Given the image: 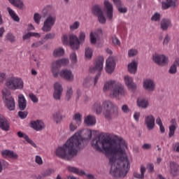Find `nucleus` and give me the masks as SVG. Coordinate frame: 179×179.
Wrapping results in <instances>:
<instances>
[{"instance_id":"nucleus-1","label":"nucleus","mask_w":179,"mask_h":179,"mask_svg":"<svg viewBox=\"0 0 179 179\" xmlns=\"http://www.w3.org/2000/svg\"><path fill=\"white\" fill-rule=\"evenodd\" d=\"M92 147L98 152H103L109 159L110 174L113 177L124 178L131 169L132 159L127 153L128 143L121 136L107 138L100 134L92 141Z\"/></svg>"},{"instance_id":"nucleus-2","label":"nucleus","mask_w":179,"mask_h":179,"mask_svg":"<svg viewBox=\"0 0 179 179\" xmlns=\"http://www.w3.org/2000/svg\"><path fill=\"white\" fill-rule=\"evenodd\" d=\"M92 139V130L80 129L71 136L66 143L55 150V155L63 160H72L78 150L83 148V141Z\"/></svg>"},{"instance_id":"nucleus-3","label":"nucleus","mask_w":179,"mask_h":179,"mask_svg":"<svg viewBox=\"0 0 179 179\" xmlns=\"http://www.w3.org/2000/svg\"><path fill=\"white\" fill-rule=\"evenodd\" d=\"M103 108L105 110L103 115L106 120H113L118 117V106L113 104L110 101H106L103 104L100 101H96L93 104L92 110L94 113L99 115L103 113Z\"/></svg>"},{"instance_id":"nucleus-4","label":"nucleus","mask_w":179,"mask_h":179,"mask_svg":"<svg viewBox=\"0 0 179 179\" xmlns=\"http://www.w3.org/2000/svg\"><path fill=\"white\" fill-rule=\"evenodd\" d=\"M6 86L10 90H22L24 83L20 77L10 76L6 80Z\"/></svg>"},{"instance_id":"nucleus-5","label":"nucleus","mask_w":179,"mask_h":179,"mask_svg":"<svg viewBox=\"0 0 179 179\" xmlns=\"http://www.w3.org/2000/svg\"><path fill=\"white\" fill-rule=\"evenodd\" d=\"M127 94V93L125 86H124L122 83L117 82L115 87H113V89L111 90L110 96L112 97V99L121 100V99H122V97H125Z\"/></svg>"},{"instance_id":"nucleus-6","label":"nucleus","mask_w":179,"mask_h":179,"mask_svg":"<svg viewBox=\"0 0 179 179\" xmlns=\"http://www.w3.org/2000/svg\"><path fill=\"white\" fill-rule=\"evenodd\" d=\"M86 38V34L84 31H80L79 35V38L76 35H70L69 36V45L72 50H79L80 47V43H83ZM79 41L80 42H79Z\"/></svg>"},{"instance_id":"nucleus-7","label":"nucleus","mask_w":179,"mask_h":179,"mask_svg":"<svg viewBox=\"0 0 179 179\" xmlns=\"http://www.w3.org/2000/svg\"><path fill=\"white\" fill-rule=\"evenodd\" d=\"M68 64H69V59L67 58H62L53 62L51 71L54 78H58L59 68H61V66H65L68 65Z\"/></svg>"},{"instance_id":"nucleus-8","label":"nucleus","mask_w":179,"mask_h":179,"mask_svg":"<svg viewBox=\"0 0 179 179\" xmlns=\"http://www.w3.org/2000/svg\"><path fill=\"white\" fill-rule=\"evenodd\" d=\"M103 64H104V58L100 57L96 60L94 66L90 67V71L91 72V73H96V72H98V74L95 76V78L94 80V86L97 85L99 78H100V72L103 71Z\"/></svg>"},{"instance_id":"nucleus-9","label":"nucleus","mask_w":179,"mask_h":179,"mask_svg":"<svg viewBox=\"0 0 179 179\" xmlns=\"http://www.w3.org/2000/svg\"><path fill=\"white\" fill-rule=\"evenodd\" d=\"M2 94H3V100H4L6 106L9 110V111L15 110V99L10 96V92H9L6 89H4L2 90Z\"/></svg>"},{"instance_id":"nucleus-10","label":"nucleus","mask_w":179,"mask_h":179,"mask_svg":"<svg viewBox=\"0 0 179 179\" xmlns=\"http://www.w3.org/2000/svg\"><path fill=\"white\" fill-rule=\"evenodd\" d=\"M152 61L159 66H166L169 65V57L164 55H155Z\"/></svg>"},{"instance_id":"nucleus-11","label":"nucleus","mask_w":179,"mask_h":179,"mask_svg":"<svg viewBox=\"0 0 179 179\" xmlns=\"http://www.w3.org/2000/svg\"><path fill=\"white\" fill-rule=\"evenodd\" d=\"M58 75L64 79V80H66V82H73L75 80V76L72 71L69 69H62L59 71Z\"/></svg>"},{"instance_id":"nucleus-12","label":"nucleus","mask_w":179,"mask_h":179,"mask_svg":"<svg viewBox=\"0 0 179 179\" xmlns=\"http://www.w3.org/2000/svg\"><path fill=\"white\" fill-rule=\"evenodd\" d=\"M143 87L146 92L152 93L156 90V83L151 78L145 79L143 81Z\"/></svg>"},{"instance_id":"nucleus-13","label":"nucleus","mask_w":179,"mask_h":179,"mask_svg":"<svg viewBox=\"0 0 179 179\" xmlns=\"http://www.w3.org/2000/svg\"><path fill=\"white\" fill-rule=\"evenodd\" d=\"M144 124L148 131H153L156 127L155 116L153 115H148L144 118Z\"/></svg>"},{"instance_id":"nucleus-14","label":"nucleus","mask_w":179,"mask_h":179,"mask_svg":"<svg viewBox=\"0 0 179 179\" xmlns=\"http://www.w3.org/2000/svg\"><path fill=\"white\" fill-rule=\"evenodd\" d=\"M57 22L55 14H49L45 19V31H50Z\"/></svg>"},{"instance_id":"nucleus-15","label":"nucleus","mask_w":179,"mask_h":179,"mask_svg":"<svg viewBox=\"0 0 179 179\" xmlns=\"http://www.w3.org/2000/svg\"><path fill=\"white\" fill-rule=\"evenodd\" d=\"M103 5L106 8V16L108 20H111L114 16V8L113 4L108 1V0H105Z\"/></svg>"},{"instance_id":"nucleus-16","label":"nucleus","mask_w":179,"mask_h":179,"mask_svg":"<svg viewBox=\"0 0 179 179\" xmlns=\"http://www.w3.org/2000/svg\"><path fill=\"white\" fill-rule=\"evenodd\" d=\"M115 69V61L113 57H108L106 60L105 70L107 73L110 75Z\"/></svg>"},{"instance_id":"nucleus-17","label":"nucleus","mask_w":179,"mask_h":179,"mask_svg":"<svg viewBox=\"0 0 179 179\" xmlns=\"http://www.w3.org/2000/svg\"><path fill=\"white\" fill-rule=\"evenodd\" d=\"M103 36V30L98 29L95 31H92L90 34L91 44H96L97 39L100 38Z\"/></svg>"},{"instance_id":"nucleus-18","label":"nucleus","mask_w":179,"mask_h":179,"mask_svg":"<svg viewBox=\"0 0 179 179\" xmlns=\"http://www.w3.org/2000/svg\"><path fill=\"white\" fill-rule=\"evenodd\" d=\"M124 83L131 92L136 90V84L134 83V78H132V77H130L129 76H124Z\"/></svg>"},{"instance_id":"nucleus-19","label":"nucleus","mask_w":179,"mask_h":179,"mask_svg":"<svg viewBox=\"0 0 179 179\" xmlns=\"http://www.w3.org/2000/svg\"><path fill=\"white\" fill-rule=\"evenodd\" d=\"M117 83L118 82L115 80L106 81L103 84V92H104V93H106V92H110V90L111 92V91L114 89L115 85H117Z\"/></svg>"},{"instance_id":"nucleus-20","label":"nucleus","mask_w":179,"mask_h":179,"mask_svg":"<svg viewBox=\"0 0 179 179\" xmlns=\"http://www.w3.org/2000/svg\"><path fill=\"white\" fill-rule=\"evenodd\" d=\"M0 128L2 131H6V132H8V131L10 129V124L9 123V121H8V120L2 115H0Z\"/></svg>"},{"instance_id":"nucleus-21","label":"nucleus","mask_w":179,"mask_h":179,"mask_svg":"<svg viewBox=\"0 0 179 179\" xmlns=\"http://www.w3.org/2000/svg\"><path fill=\"white\" fill-rule=\"evenodd\" d=\"M136 106L138 108H143V110H146L150 106L149 100L145 98H138L136 100Z\"/></svg>"},{"instance_id":"nucleus-22","label":"nucleus","mask_w":179,"mask_h":179,"mask_svg":"<svg viewBox=\"0 0 179 179\" xmlns=\"http://www.w3.org/2000/svg\"><path fill=\"white\" fill-rule=\"evenodd\" d=\"M173 24H171V20L169 18H163L160 22V27L163 31H167L169 27H171Z\"/></svg>"},{"instance_id":"nucleus-23","label":"nucleus","mask_w":179,"mask_h":179,"mask_svg":"<svg viewBox=\"0 0 179 179\" xmlns=\"http://www.w3.org/2000/svg\"><path fill=\"white\" fill-rule=\"evenodd\" d=\"M64 113L63 110H59L52 115V120L56 124H59L62 121L63 118H65V116L62 115Z\"/></svg>"},{"instance_id":"nucleus-24","label":"nucleus","mask_w":179,"mask_h":179,"mask_svg":"<svg viewBox=\"0 0 179 179\" xmlns=\"http://www.w3.org/2000/svg\"><path fill=\"white\" fill-rule=\"evenodd\" d=\"M18 107L21 111L26 110V107H27V101H26V98L23 94L18 96Z\"/></svg>"},{"instance_id":"nucleus-25","label":"nucleus","mask_w":179,"mask_h":179,"mask_svg":"<svg viewBox=\"0 0 179 179\" xmlns=\"http://www.w3.org/2000/svg\"><path fill=\"white\" fill-rule=\"evenodd\" d=\"M170 173L172 176H178L179 173V165L176 162H171L169 164Z\"/></svg>"},{"instance_id":"nucleus-26","label":"nucleus","mask_w":179,"mask_h":179,"mask_svg":"<svg viewBox=\"0 0 179 179\" xmlns=\"http://www.w3.org/2000/svg\"><path fill=\"white\" fill-rule=\"evenodd\" d=\"M30 125L35 131H41L44 127V123L41 120L31 121Z\"/></svg>"},{"instance_id":"nucleus-27","label":"nucleus","mask_w":179,"mask_h":179,"mask_svg":"<svg viewBox=\"0 0 179 179\" xmlns=\"http://www.w3.org/2000/svg\"><path fill=\"white\" fill-rule=\"evenodd\" d=\"M84 122L87 127H93V125H96V117L92 115H88L85 118Z\"/></svg>"},{"instance_id":"nucleus-28","label":"nucleus","mask_w":179,"mask_h":179,"mask_svg":"<svg viewBox=\"0 0 179 179\" xmlns=\"http://www.w3.org/2000/svg\"><path fill=\"white\" fill-rule=\"evenodd\" d=\"M128 71L130 73L135 75V73H136V71H138V62L132 60L128 64Z\"/></svg>"},{"instance_id":"nucleus-29","label":"nucleus","mask_w":179,"mask_h":179,"mask_svg":"<svg viewBox=\"0 0 179 179\" xmlns=\"http://www.w3.org/2000/svg\"><path fill=\"white\" fill-rule=\"evenodd\" d=\"M171 125L169 127V138H172L174 136V134L176 133V129H177V120L176 119H171Z\"/></svg>"},{"instance_id":"nucleus-30","label":"nucleus","mask_w":179,"mask_h":179,"mask_svg":"<svg viewBox=\"0 0 179 179\" xmlns=\"http://www.w3.org/2000/svg\"><path fill=\"white\" fill-rule=\"evenodd\" d=\"M55 58H59V57H64L65 55V49L62 47L56 48L52 52Z\"/></svg>"},{"instance_id":"nucleus-31","label":"nucleus","mask_w":179,"mask_h":179,"mask_svg":"<svg viewBox=\"0 0 179 179\" xmlns=\"http://www.w3.org/2000/svg\"><path fill=\"white\" fill-rule=\"evenodd\" d=\"M1 155L4 157H9L10 159H17V154L9 150H4L1 151Z\"/></svg>"},{"instance_id":"nucleus-32","label":"nucleus","mask_w":179,"mask_h":179,"mask_svg":"<svg viewBox=\"0 0 179 179\" xmlns=\"http://www.w3.org/2000/svg\"><path fill=\"white\" fill-rule=\"evenodd\" d=\"M66 169L70 173H73V174H77L78 176H85V171L79 170V169L72 166H68L66 167Z\"/></svg>"},{"instance_id":"nucleus-33","label":"nucleus","mask_w":179,"mask_h":179,"mask_svg":"<svg viewBox=\"0 0 179 179\" xmlns=\"http://www.w3.org/2000/svg\"><path fill=\"white\" fill-rule=\"evenodd\" d=\"M141 173L139 172H134V177L138 179H143L145 177V173H146V167L141 166L140 169Z\"/></svg>"},{"instance_id":"nucleus-34","label":"nucleus","mask_w":179,"mask_h":179,"mask_svg":"<svg viewBox=\"0 0 179 179\" xmlns=\"http://www.w3.org/2000/svg\"><path fill=\"white\" fill-rule=\"evenodd\" d=\"M17 136H19V138H23L24 139H25V141H27L28 143H30L31 146H33L34 148H36V143H34V141L30 139L27 135L23 134L22 131L17 132Z\"/></svg>"},{"instance_id":"nucleus-35","label":"nucleus","mask_w":179,"mask_h":179,"mask_svg":"<svg viewBox=\"0 0 179 179\" xmlns=\"http://www.w3.org/2000/svg\"><path fill=\"white\" fill-rule=\"evenodd\" d=\"M176 2H177V0H166V2H162V9H169V8H171V6H176Z\"/></svg>"},{"instance_id":"nucleus-36","label":"nucleus","mask_w":179,"mask_h":179,"mask_svg":"<svg viewBox=\"0 0 179 179\" xmlns=\"http://www.w3.org/2000/svg\"><path fill=\"white\" fill-rule=\"evenodd\" d=\"M7 11L8 12V14L10 16L11 19L14 20L15 22H17V23H19V22H20V18L17 15H16V13L12 8L8 7Z\"/></svg>"},{"instance_id":"nucleus-37","label":"nucleus","mask_w":179,"mask_h":179,"mask_svg":"<svg viewBox=\"0 0 179 179\" xmlns=\"http://www.w3.org/2000/svg\"><path fill=\"white\" fill-rule=\"evenodd\" d=\"M31 37L40 38L41 37V36L37 32H28L27 34L23 35L22 40L24 41L25 40H29V38H30Z\"/></svg>"},{"instance_id":"nucleus-38","label":"nucleus","mask_w":179,"mask_h":179,"mask_svg":"<svg viewBox=\"0 0 179 179\" xmlns=\"http://www.w3.org/2000/svg\"><path fill=\"white\" fill-rule=\"evenodd\" d=\"M11 5L15 6V8H18L19 9H23V1L22 0H8Z\"/></svg>"},{"instance_id":"nucleus-39","label":"nucleus","mask_w":179,"mask_h":179,"mask_svg":"<svg viewBox=\"0 0 179 179\" xmlns=\"http://www.w3.org/2000/svg\"><path fill=\"white\" fill-rule=\"evenodd\" d=\"M85 57L86 59H90L93 57V49L92 48L87 46L85 49Z\"/></svg>"},{"instance_id":"nucleus-40","label":"nucleus","mask_w":179,"mask_h":179,"mask_svg":"<svg viewBox=\"0 0 179 179\" xmlns=\"http://www.w3.org/2000/svg\"><path fill=\"white\" fill-rule=\"evenodd\" d=\"M73 122L77 124L78 125H80L82 124V114L77 113L73 116Z\"/></svg>"},{"instance_id":"nucleus-41","label":"nucleus","mask_w":179,"mask_h":179,"mask_svg":"<svg viewBox=\"0 0 179 179\" xmlns=\"http://www.w3.org/2000/svg\"><path fill=\"white\" fill-rule=\"evenodd\" d=\"M54 92H58L60 93L64 92V87H62V84L61 83H55L54 84Z\"/></svg>"},{"instance_id":"nucleus-42","label":"nucleus","mask_w":179,"mask_h":179,"mask_svg":"<svg viewBox=\"0 0 179 179\" xmlns=\"http://www.w3.org/2000/svg\"><path fill=\"white\" fill-rule=\"evenodd\" d=\"M138 49L131 48L127 52V55L129 58H134L138 55Z\"/></svg>"},{"instance_id":"nucleus-43","label":"nucleus","mask_w":179,"mask_h":179,"mask_svg":"<svg viewBox=\"0 0 179 179\" xmlns=\"http://www.w3.org/2000/svg\"><path fill=\"white\" fill-rule=\"evenodd\" d=\"M70 61L73 65H75L76 64H78V55H76V52H73L69 55Z\"/></svg>"},{"instance_id":"nucleus-44","label":"nucleus","mask_w":179,"mask_h":179,"mask_svg":"<svg viewBox=\"0 0 179 179\" xmlns=\"http://www.w3.org/2000/svg\"><path fill=\"white\" fill-rule=\"evenodd\" d=\"M72 96H73V90H72V87H69L66 92V99L69 101L72 98Z\"/></svg>"},{"instance_id":"nucleus-45","label":"nucleus","mask_w":179,"mask_h":179,"mask_svg":"<svg viewBox=\"0 0 179 179\" xmlns=\"http://www.w3.org/2000/svg\"><path fill=\"white\" fill-rule=\"evenodd\" d=\"M92 13H94V15H96V16H99V15H101V13H103V11H101V8H100V6H94L92 8Z\"/></svg>"},{"instance_id":"nucleus-46","label":"nucleus","mask_w":179,"mask_h":179,"mask_svg":"<svg viewBox=\"0 0 179 179\" xmlns=\"http://www.w3.org/2000/svg\"><path fill=\"white\" fill-rule=\"evenodd\" d=\"M80 26V22L79 21H75L73 24H71L69 27L71 31H73L75 30H78Z\"/></svg>"},{"instance_id":"nucleus-47","label":"nucleus","mask_w":179,"mask_h":179,"mask_svg":"<svg viewBox=\"0 0 179 179\" xmlns=\"http://www.w3.org/2000/svg\"><path fill=\"white\" fill-rule=\"evenodd\" d=\"M162 19L160 13H155L151 17L152 22H159Z\"/></svg>"},{"instance_id":"nucleus-48","label":"nucleus","mask_w":179,"mask_h":179,"mask_svg":"<svg viewBox=\"0 0 179 179\" xmlns=\"http://www.w3.org/2000/svg\"><path fill=\"white\" fill-rule=\"evenodd\" d=\"M168 72L170 75H176V73H177V66L176 64H173L169 67Z\"/></svg>"},{"instance_id":"nucleus-49","label":"nucleus","mask_w":179,"mask_h":179,"mask_svg":"<svg viewBox=\"0 0 179 179\" xmlns=\"http://www.w3.org/2000/svg\"><path fill=\"white\" fill-rule=\"evenodd\" d=\"M80 124H76L75 122L72 121L69 124V129L71 132H75L78 129V127Z\"/></svg>"},{"instance_id":"nucleus-50","label":"nucleus","mask_w":179,"mask_h":179,"mask_svg":"<svg viewBox=\"0 0 179 179\" xmlns=\"http://www.w3.org/2000/svg\"><path fill=\"white\" fill-rule=\"evenodd\" d=\"M111 40L113 44H114L115 45H118L119 47L120 45H121V41H120V39H118V38L115 35L112 36Z\"/></svg>"},{"instance_id":"nucleus-51","label":"nucleus","mask_w":179,"mask_h":179,"mask_svg":"<svg viewBox=\"0 0 179 179\" xmlns=\"http://www.w3.org/2000/svg\"><path fill=\"white\" fill-rule=\"evenodd\" d=\"M34 20L36 24H40V21L41 20V15L38 13H34Z\"/></svg>"},{"instance_id":"nucleus-52","label":"nucleus","mask_w":179,"mask_h":179,"mask_svg":"<svg viewBox=\"0 0 179 179\" xmlns=\"http://www.w3.org/2000/svg\"><path fill=\"white\" fill-rule=\"evenodd\" d=\"M6 38H7V40H8V41L11 42V43H15L16 41V37H15L12 33H8L6 36Z\"/></svg>"},{"instance_id":"nucleus-53","label":"nucleus","mask_w":179,"mask_h":179,"mask_svg":"<svg viewBox=\"0 0 179 179\" xmlns=\"http://www.w3.org/2000/svg\"><path fill=\"white\" fill-rule=\"evenodd\" d=\"M92 86V79L87 78L84 80L83 87H90Z\"/></svg>"},{"instance_id":"nucleus-54","label":"nucleus","mask_w":179,"mask_h":179,"mask_svg":"<svg viewBox=\"0 0 179 179\" xmlns=\"http://www.w3.org/2000/svg\"><path fill=\"white\" fill-rule=\"evenodd\" d=\"M121 110H122V113H124V114H129V113L131 112V109L127 104L122 105Z\"/></svg>"},{"instance_id":"nucleus-55","label":"nucleus","mask_w":179,"mask_h":179,"mask_svg":"<svg viewBox=\"0 0 179 179\" xmlns=\"http://www.w3.org/2000/svg\"><path fill=\"white\" fill-rule=\"evenodd\" d=\"M98 20L101 24H104V23H106V17L104 16V14H103V13L98 15Z\"/></svg>"},{"instance_id":"nucleus-56","label":"nucleus","mask_w":179,"mask_h":179,"mask_svg":"<svg viewBox=\"0 0 179 179\" xmlns=\"http://www.w3.org/2000/svg\"><path fill=\"white\" fill-rule=\"evenodd\" d=\"M62 43L63 45H68V44L69 43V41H68V35L64 34L62 36Z\"/></svg>"},{"instance_id":"nucleus-57","label":"nucleus","mask_w":179,"mask_h":179,"mask_svg":"<svg viewBox=\"0 0 179 179\" xmlns=\"http://www.w3.org/2000/svg\"><path fill=\"white\" fill-rule=\"evenodd\" d=\"M62 96V92H58L54 91L53 92V98L55 100H61V96Z\"/></svg>"},{"instance_id":"nucleus-58","label":"nucleus","mask_w":179,"mask_h":179,"mask_svg":"<svg viewBox=\"0 0 179 179\" xmlns=\"http://www.w3.org/2000/svg\"><path fill=\"white\" fill-rule=\"evenodd\" d=\"M8 166H9V164L6 162H3L2 164V162L0 161V173L3 171V167L4 169L8 168Z\"/></svg>"},{"instance_id":"nucleus-59","label":"nucleus","mask_w":179,"mask_h":179,"mask_svg":"<svg viewBox=\"0 0 179 179\" xmlns=\"http://www.w3.org/2000/svg\"><path fill=\"white\" fill-rule=\"evenodd\" d=\"M27 111H20L18 113V115L20 117V118H21V120H24V118H26L27 117Z\"/></svg>"},{"instance_id":"nucleus-60","label":"nucleus","mask_w":179,"mask_h":179,"mask_svg":"<svg viewBox=\"0 0 179 179\" xmlns=\"http://www.w3.org/2000/svg\"><path fill=\"white\" fill-rule=\"evenodd\" d=\"M29 99L33 101V103H38V99H37V96H36L33 93L29 94Z\"/></svg>"},{"instance_id":"nucleus-61","label":"nucleus","mask_w":179,"mask_h":179,"mask_svg":"<svg viewBox=\"0 0 179 179\" xmlns=\"http://www.w3.org/2000/svg\"><path fill=\"white\" fill-rule=\"evenodd\" d=\"M35 162L39 166H41V164H43V159L41 157L36 155L35 157Z\"/></svg>"},{"instance_id":"nucleus-62","label":"nucleus","mask_w":179,"mask_h":179,"mask_svg":"<svg viewBox=\"0 0 179 179\" xmlns=\"http://www.w3.org/2000/svg\"><path fill=\"white\" fill-rule=\"evenodd\" d=\"M133 117L136 122H138L139 118H141V112H134Z\"/></svg>"},{"instance_id":"nucleus-63","label":"nucleus","mask_w":179,"mask_h":179,"mask_svg":"<svg viewBox=\"0 0 179 179\" xmlns=\"http://www.w3.org/2000/svg\"><path fill=\"white\" fill-rule=\"evenodd\" d=\"M142 149H143V150H149L152 149V144H150V143H144L142 145Z\"/></svg>"},{"instance_id":"nucleus-64","label":"nucleus","mask_w":179,"mask_h":179,"mask_svg":"<svg viewBox=\"0 0 179 179\" xmlns=\"http://www.w3.org/2000/svg\"><path fill=\"white\" fill-rule=\"evenodd\" d=\"M55 10L52 6L49 5L46 6V13H54Z\"/></svg>"}]
</instances>
